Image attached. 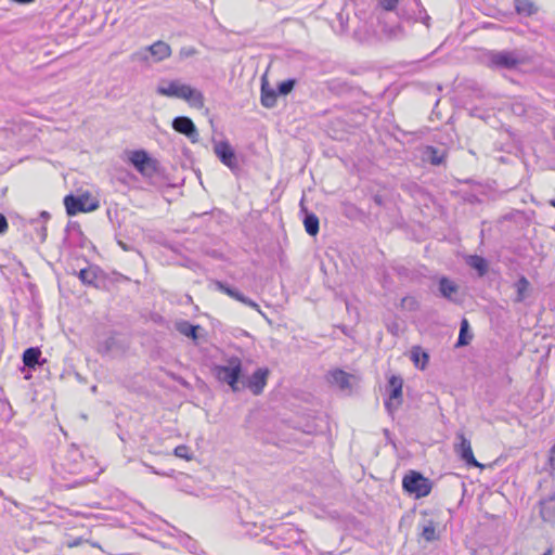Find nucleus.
<instances>
[{
    "label": "nucleus",
    "instance_id": "nucleus-23",
    "mask_svg": "<svg viewBox=\"0 0 555 555\" xmlns=\"http://www.w3.org/2000/svg\"><path fill=\"white\" fill-rule=\"evenodd\" d=\"M305 228L310 235H317L319 232V219L314 215H308L305 218Z\"/></svg>",
    "mask_w": 555,
    "mask_h": 555
},
{
    "label": "nucleus",
    "instance_id": "nucleus-24",
    "mask_svg": "<svg viewBox=\"0 0 555 555\" xmlns=\"http://www.w3.org/2000/svg\"><path fill=\"white\" fill-rule=\"evenodd\" d=\"M215 285H216L217 289H219L220 292H223L224 294H227L228 296H230L236 300H240V298L243 295L240 292H237L236 289L227 286L222 282H216Z\"/></svg>",
    "mask_w": 555,
    "mask_h": 555
},
{
    "label": "nucleus",
    "instance_id": "nucleus-5",
    "mask_svg": "<svg viewBox=\"0 0 555 555\" xmlns=\"http://www.w3.org/2000/svg\"><path fill=\"white\" fill-rule=\"evenodd\" d=\"M403 489L415 498H424L431 491L430 481L417 472H410L403 477Z\"/></svg>",
    "mask_w": 555,
    "mask_h": 555
},
{
    "label": "nucleus",
    "instance_id": "nucleus-29",
    "mask_svg": "<svg viewBox=\"0 0 555 555\" xmlns=\"http://www.w3.org/2000/svg\"><path fill=\"white\" fill-rule=\"evenodd\" d=\"M467 327H468L467 321L463 320L461 331H460L459 343H457V345H460V346H464V345L468 344V341L465 338Z\"/></svg>",
    "mask_w": 555,
    "mask_h": 555
},
{
    "label": "nucleus",
    "instance_id": "nucleus-34",
    "mask_svg": "<svg viewBox=\"0 0 555 555\" xmlns=\"http://www.w3.org/2000/svg\"><path fill=\"white\" fill-rule=\"evenodd\" d=\"M8 230V221L3 215L0 214V234Z\"/></svg>",
    "mask_w": 555,
    "mask_h": 555
},
{
    "label": "nucleus",
    "instance_id": "nucleus-7",
    "mask_svg": "<svg viewBox=\"0 0 555 555\" xmlns=\"http://www.w3.org/2000/svg\"><path fill=\"white\" fill-rule=\"evenodd\" d=\"M457 442L454 444L455 453L469 466L482 467L474 456L470 441L464 436L463 433H456Z\"/></svg>",
    "mask_w": 555,
    "mask_h": 555
},
{
    "label": "nucleus",
    "instance_id": "nucleus-15",
    "mask_svg": "<svg viewBox=\"0 0 555 555\" xmlns=\"http://www.w3.org/2000/svg\"><path fill=\"white\" fill-rule=\"evenodd\" d=\"M275 103L276 92L269 86L268 81L263 78L261 85V104L267 108H271L275 105Z\"/></svg>",
    "mask_w": 555,
    "mask_h": 555
},
{
    "label": "nucleus",
    "instance_id": "nucleus-35",
    "mask_svg": "<svg viewBox=\"0 0 555 555\" xmlns=\"http://www.w3.org/2000/svg\"><path fill=\"white\" fill-rule=\"evenodd\" d=\"M195 53H196V51L193 48L182 49L180 52L181 56H183V57H190V56L194 55Z\"/></svg>",
    "mask_w": 555,
    "mask_h": 555
},
{
    "label": "nucleus",
    "instance_id": "nucleus-27",
    "mask_svg": "<svg viewBox=\"0 0 555 555\" xmlns=\"http://www.w3.org/2000/svg\"><path fill=\"white\" fill-rule=\"evenodd\" d=\"M173 453L176 456L184 459L186 461H191L193 459L190 449L184 444L176 447Z\"/></svg>",
    "mask_w": 555,
    "mask_h": 555
},
{
    "label": "nucleus",
    "instance_id": "nucleus-2",
    "mask_svg": "<svg viewBox=\"0 0 555 555\" xmlns=\"http://www.w3.org/2000/svg\"><path fill=\"white\" fill-rule=\"evenodd\" d=\"M214 376L221 383L227 384L232 391L241 390L240 378L242 374V361L237 357L229 358L224 364L212 367Z\"/></svg>",
    "mask_w": 555,
    "mask_h": 555
},
{
    "label": "nucleus",
    "instance_id": "nucleus-11",
    "mask_svg": "<svg viewBox=\"0 0 555 555\" xmlns=\"http://www.w3.org/2000/svg\"><path fill=\"white\" fill-rule=\"evenodd\" d=\"M172 128L177 132L186 135L189 139L192 140V142H195L197 140L198 133L196 127L189 117H176L172 121Z\"/></svg>",
    "mask_w": 555,
    "mask_h": 555
},
{
    "label": "nucleus",
    "instance_id": "nucleus-17",
    "mask_svg": "<svg viewBox=\"0 0 555 555\" xmlns=\"http://www.w3.org/2000/svg\"><path fill=\"white\" fill-rule=\"evenodd\" d=\"M515 289H516V293H517L515 301L516 302L524 301L527 298V296L529 294V291H530V283H529V281L525 276H521L515 283Z\"/></svg>",
    "mask_w": 555,
    "mask_h": 555
},
{
    "label": "nucleus",
    "instance_id": "nucleus-25",
    "mask_svg": "<svg viewBox=\"0 0 555 555\" xmlns=\"http://www.w3.org/2000/svg\"><path fill=\"white\" fill-rule=\"evenodd\" d=\"M516 10L518 13H522V14H527V15H530L535 11L534 5L531 2L526 1V0L518 1L516 4Z\"/></svg>",
    "mask_w": 555,
    "mask_h": 555
},
{
    "label": "nucleus",
    "instance_id": "nucleus-9",
    "mask_svg": "<svg viewBox=\"0 0 555 555\" xmlns=\"http://www.w3.org/2000/svg\"><path fill=\"white\" fill-rule=\"evenodd\" d=\"M327 380L331 385L341 390H351L357 384V377L354 375L339 369L328 372Z\"/></svg>",
    "mask_w": 555,
    "mask_h": 555
},
{
    "label": "nucleus",
    "instance_id": "nucleus-26",
    "mask_svg": "<svg viewBox=\"0 0 555 555\" xmlns=\"http://www.w3.org/2000/svg\"><path fill=\"white\" fill-rule=\"evenodd\" d=\"M179 332L182 333L185 336L192 337L193 339H196V332L198 330V326H193L189 323H182L179 325Z\"/></svg>",
    "mask_w": 555,
    "mask_h": 555
},
{
    "label": "nucleus",
    "instance_id": "nucleus-3",
    "mask_svg": "<svg viewBox=\"0 0 555 555\" xmlns=\"http://www.w3.org/2000/svg\"><path fill=\"white\" fill-rule=\"evenodd\" d=\"M64 206L68 216H76L99 209L100 199L90 191H78L77 195L69 194L64 197Z\"/></svg>",
    "mask_w": 555,
    "mask_h": 555
},
{
    "label": "nucleus",
    "instance_id": "nucleus-37",
    "mask_svg": "<svg viewBox=\"0 0 555 555\" xmlns=\"http://www.w3.org/2000/svg\"><path fill=\"white\" fill-rule=\"evenodd\" d=\"M151 470L154 473V474H158L157 470H155L153 467H151Z\"/></svg>",
    "mask_w": 555,
    "mask_h": 555
},
{
    "label": "nucleus",
    "instance_id": "nucleus-38",
    "mask_svg": "<svg viewBox=\"0 0 555 555\" xmlns=\"http://www.w3.org/2000/svg\"><path fill=\"white\" fill-rule=\"evenodd\" d=\"M551 552L545 553L544 555H550Z\"/></svg>",
    "mask_w": 555,
    "mask_h": 555
},
{
    "label": "nucleus",
    "instance_id": "nucleus-10",
    "mask_svg": "<svg viewBox=\"0 0 555 555\" xmlns=\"http://www.w3.org/2000/svg\"><path fill=\"white\" fill-rule=\"evenodd\" d=\"M214 151L218 158L229 168L234 169L236 167V157L233 149L227 141H220L215 143Z\"/></svg>",
    "mask_w": 555,
    "mask_h": 555
},
{
    "label": "nucleus",
    "instance_id": "nucleus-16",
    "mask_svg": "<svg viewBox=\"0 0 555 555\" xmlns=\"http://www.w3.org/2000/svg\"><path fill=\"white\" fill-rule=\"evenodd\" d=\"M410 353L411 360L417 369L423 371L427 367L429 356L420 346H414Z\"/></svg>",
    "mask_w": 555,
    "mask_h": 555
},
{
    "label": "nucleus",
    "instance_id": "nucleus-8",
    "mask_svg": "<svg viewBox=\"0 0 555 555\" xmlns=\"http://www.w3.org/2000/svg\"><path fill=\"white\" fill-rule=\"evenodd\" d=\"M270 370L268 367H259L246 379L245 386L253 395L259 396L267 385Z\"/></svg>",
    "mask_w": 555,
    "mask_h": 555
},
{
    "label": "nucleus",
    "instance_id": "nucleus-18",
    "mask_svg": "<svg viewBox=\"0 0 555 555\" xmlns=\"http://www.w3.org/2000/svg\"><path fill=\"white\" fill-rule=\"evenodd\" d=\"M40 356L41 351L38 348H28L24 351L23 362L28 367H35L39 364Z\"/></svg>",
    "mask_w": 555,
    "mask_h": 555
},
{
    "label": "nucleus",
    "instance_id": "nucleus-32",
    "mask_svg": "<svg viewBox=\"0 0 555 555\" xmlns=\"http://www.w3.org/2000/svg\"><path fill=\"white\" fill-rule=\"evenodd\" d=\"M79 276L83 282L91 283L92 274L89 270H81Z\"/></svg>",
    "mask_w": 555,
    "mask_h": 555
},
{
    "label": "nucleus",
    "instance_id": "nucleus-28",
    "mask_svg": "<svg viewBox=\"0 0 555 555\" xmlns=\"http://www.w3.org/2000/svg\"><path fill=\"white\" fill-rule=\"evenodd\" d=\"M242 304L255 309L259 314H261L262 317H266L264 313L261 311L259 305L257 302H255L254 300L247 298L246 296L242 295V297L240 298V300Z\"/></svg>",
    "mask_w": 555,
    "mask_h": 555
},
{
    "label": "nucleus",
    "instance_id": "nucleus-31",
    "mask_svg": "<svg viewBox=\"0 0 555 555\" xmlns=\"http://www.w3.org/2000/svg\"><path fill=\"white\" fill-rule=\"evenodd\" d=\"M397 2H398V0H380V5L385 10L390 11V10L395 9Z\"/></svg>",
    "mask_w": 555,
    "mask_h": 555
},
{
    "label": "nucleus",
    "instance_id": "nucleus-4",
    "mask_svg": "<svg viewBox=\"0 0 555 555\" xmlns=\"http://www.w3.org/2000/svg\"><path fill=\"white\" fill-rule=\"evenodd\" d=\"M127 159L143 177L152 178L158 170L157 160L144 150L130 151Z\"/></svg>",
    "mask_w": 555,
    "mask_h": 555
},
{
    "label": "nucleus",
    "instance_id": "nucleus-22",
    "mask_svg": "<svg viewBox=\"0 0 555 555\" xmlns=\"http://www.w3.org/2000/svg\"><path fill=\"white\" fill-rule=\"evenodd\" d=\"M424 155L433 165H440L444 159V155L439 154L438 151L431 146L426 147Z\"/></svg>",
    "mask_w": 555,
    "mask_h": 555
},
{
    "label": "nucleus",
    "instance_id": "nucleus-14",
    "mask_svg": "<svg viewBox=\"0 0 555 555\" xmlns=\"http://www.w3.org/2000/svg\"><path fill=\"white\" fill-rule=\"evenodd\" d=\"M540 513L545 521H555V492L541 501Z\"/></svg>",
    "mask_w": 555,
    "mask_h": 555
},
{
    "label": "nucleus",
    "instance_id": "nucleus-19",
    "mask_svg": "<svg viewBox=\"0 0 555 555\" xmlns=\"http://www.w3.org/2000/svg\"><path fill=\"white\" fill-rule=\"evenodd\" d=\"M467 264L477 270L480 276L486 274L488 270L487 261L479 256H469L467 258Z\"/></svg>",
    "mask_w": 555,
    "mask_h": 555
},
{
    "label": "nucleus",
    "instance_id": "nucleus-1",
    "mask_svg": "<svg viewBox=\"0 0 555 555\" xmlns=\"http://www.w3.org/2000/svg\"><path fill=\"white\" fill-rule=\"evenodd\" d=\"M156 93L162 96L185 101L191 107H204V94L198 89L180 79H162L156 86Z\"/></svg>",
    "mask_w": 555,
    "mask_h": 555
},
{
    "label": "nucleus",
    "instance_id": "nucleus-30",
    "mask_svg": "<svg viewBox=\"0 0 555 555\" xmlns=\"http://www.w3.org/2000/svg\"><path fill=\"white\" fill-rule=\"evenodd\" d=\"M294 88V80H285L280 83L279 91L281 94H288Z\"/></svg>",
    "mask_w": 555,
    "mask_h": 555
},
{
    "label": "nucleus",
    "instance_id": "nucleus-12",
    "mask_svg": "<svg viewBox=\"0 0 555 555\" xmlns=\"http://www.w3.org/2000/svg\"><path fill=\"white\" fill-rule=\"evenodd\" d=\"M154 62H160L171 55V48L164 41H157L147 48Z\"/></svg>",
    "mask_w": 555,
    "mask_h": 555
},
{
    "label": "nucleus",
    "instance_id": "nucleus-21",
    "mask_svg": "<svg viewBox=\"0 0 555 555\" xmlns=\"http://www.w3.org/2000/svg\"><path fill=\"white\" fill-rule=\"evenodd\" d=\"M421 535L427 542H431L437 539L436 525L433 520H427L422 525Z\"/></svg>",
    "mask_w": 555,
    "mask_h": 555
},
{
    "label": "nucleus",
    "instance_id": "nucleus-13",
    "mask_svg": "<svg viewBox=\"0 0 555 555\" xmlns=\"http://www.w3.org/2000/svg\"><path fill=\"white\" fill-rule=\"evenodd\" d=\"M491 61L493 65L502 68H513L518 64L517 57L507 52H501L492 55Z\"/></svg>",
    "mask_w": 555,
    "mask_h": 555
},
{
    "label": "nucleus",
    "instance_id": "nucleus-36",
    "mask_svg": "<svg viewBox=\"0 0 555 555\" xmlns=\"http://www.w3.org/2000/svg\"><path fill=\"white\" fill-rule=\"evenodd\" d=\"M550 204H551V206L555 207V199H552V201L550 202Z\"/></svg>",
    "mask_w": 555,
    "mask_h": 555
},
{
    "label": "nucleus",
    "instance_id": "nucleus-33",
    "mask_svg": "<svg viewBox=\"0 0 555 555\" xmlns=\"http://www.w3.org/2000/svg\"><path fill=\"white\" fill-rule=\"evenodd\" d=\"M548 464H550V467L555 470V444L552 447V449L550 450V455H548Z\"/></svg>",
    "mask_w": 555,
    "mask_h": 555
},
{
    "label": "nucleus",
    "instance_id": "nucleus-20",
    "mask_svg": "<svg viewBox=\"0 0 555 555\" xmlns=\"http://www.w3.org/2000/svg\"><path fill=\"white\" fill-rule=\"evenodd\" d=\"M439 289L443 297L451 298L457 292V286L447 278H442L439 282Z\"/></svg>",
    "mask_w": 555,
    "mask_h": 555
},
{
    "label": "nucleus",
    "instance_id": "nucleus-6",
    "mask_svg": "<svg viewBox=\"0 0 555 555\" xmlns=\"http://www.w3.org/2000/svg\"><path fill=\"white\" fill-rule=\"evenodd\" d=\"M403 380L400 376L392 375L388 380L387 391L388 399L386 401L387 410L392 413L402 402Z\"/></svg>",
    "mask_w": 555,
    "mask_h": 555
}]
</instances>
